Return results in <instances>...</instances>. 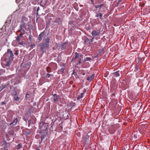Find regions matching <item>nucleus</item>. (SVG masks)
Listing matches in <instances>:
<instances>
[{
    "mask_svg": "<svg viewBox=\"0 0 150 150\" xmlns=\"http://www.w3.org/2000/svg\"><path fill=\"white\" fill-rule=\"evenodd\" d=\"M98 54H97L96 56H94L95 58H98Z\"/></svg>",
    "mask_w": 150,
    "mask_h": 150,
    "instance_id": "3c124183",
    "label": "nucleus"
},
{
    "mask_svg": "<svg viewBox=\"0 0 150 150\" xmlns=\"http://www.w3.org/2000/svg\"><path fill=\"white\" fill-rule=\"evenodd\" d=\"M81 57H80V58H78L79 59V61H78V63L80 64L81 63Z\"/></svg>",
    "mask_w": 150,
    "mask_h": 150,
    "instance_id": "79ce46f5",
    "label": "nucleus"
},
{
    "mask_svg": "<svg viewBox=\"0 0 150 150\" xmlns=\"http://www.w3.org/2000/svg\"><path fill=\"white\" fill-rule=\"evenodd\" d=\"M89 136L87 135L83 138L82 141L85 146H87L89 142Z\"/></svg>",
    "mask_w": 150,
    "mask_h": 150,
    "instance_id": "6e6552de",
    "label": "nucleus"
},
{
    "mask_svg": "<svg viewBox=\"0 0 150 150\" xmlns=\"http://www.w3.org/2000/svg\"><path fill=\"white\" fill-rule=\"evenodd\" d=\"M43 140V139H41V140H39L38 142H39V143L40 144H41V143L42 142Z\"/></svg>",
    "mask_w": 150,
    "mask_h": 150,
    "instance_id": "37998d69",
    "label": "nucleus"
},
{
    "mask_svg": "<svg viewBox=\"0 0 150 150\" xmlns=\"http://www.w3.org/2000/svg\"><path fill=\"white\" fill-rule=\"evenodd\" d=\"M84 95V93H82L81 94L79 95L77 98V99L78 100H79L81 98H82Z\"/></svg>",
    "mask_w": 150,
    "mask_h": 150,
    "instance_id": "393cba45",
    "label": "nucleus"
},
{
    "mask_svg": "<svg viewBox=\"0 0 150 150\" xmlns=\"http://www.w3.org/2000/svg\"><path fill=\"white\" fill-rule=\"evenodd\" d=\"M8 144V143L5 144L4 146V147L3 148L4 149H6V150H8L7 149V148H8V145H7Z\"/></svg>",
    "mask_w": 150,
    "mask_h": 150,
    "instance_id": "2f4dec72",
    "label": "nucleus"
},
{
    "mask_svg": "<svg viewBox=\"0 0 150 150\" xmlns=\"http://www.w3.org/2000/svg\"><path fill=\"white\" fill-rule=\"evenodd\" d=\"M65 69V68L64 67V64H63V67L61 69H60L57 72V74H60L63 73L64 72V71Z\"/></svg>",
    "mask_w": 150,
    "mask_h": 150,
    "instance_id": "f3484780",
    "label": "nucleus"
},
{
    "mask_svg": "<svg viewBox=\"0 0 150 150\" xmlns=\"http://www.w3.org/2000/svg\"><path fill=\"white\" fill-rule=\"evenodd\" d=\"M3 89L2 86H0V92Z\"/></svg>",
    "mask_w": 150,
    "mask_h": 150,
    "instance_id": "09e8293b",
    "label": "nucleus"
},
{
    "mask_svg": "<svg viewBox=\"0 0 150 150\" xmlns=\"http://www.w3.org/2000/svg\"><path fill=\"white\" fill-rule=\"evenodd\" d=\"M95 6L96 8L99 9L98 11H100V12L102 13L104 11H102V9H103L105 7V4L104 3L98 4L96 5Z\"/></svg>",
    "mask_w": 150,
    "mask_h": 150,
    "instance_id": "0eeeda50",
    "label": "nucleus"
},
{
    "mask_svg": "<svg viewBox=\"0 0 150 150\" xmlns=\"http://www.w3.org/2000/svg\"><path fill=\"white\" fill-rule=\"evenodd\" d=\"M23 147V145L22 144L20 143L18 144L16 147V149L18 150Z\"/></svg>",
    "mask_w": 150,
    "mask_h": 150,
    "instance_id": "bb28decb",
    "label": "nucleus"
},
{
    "mask_svg": "<svg viewBox=\"0 0 150 150\" xmlns=\"http://www.w3.org/2000/svg\"><path fill=\"white\" fill-rule=\"evenodd\" d=\"M35 150H40V149L39 148H37Z\"/></svg>",
    "mask_w": 150,
    "mask_h": 150,
    "instance_id": "052dcab7",
    "label": "nucleus"
},
{
    "mask_svg": "<svg viewBox=\"0 0 150 150\" xmlns=\"http://www.w3.org/2000/svg\"><path fill=\"white\" fill-rule=\"evenodd\" d=\"M0 71H1V72H5L3 69H0Z\"/></svg>",
    "mask_w": 150,
    "mask_h": 150,
    "instance_id": "864d4df0",
    "label": "nucleus"
},
{
    "mask_svg": "<svg viewBox=\"0 0 150 150\" xmlns=\"http://www.w3.org/2000/svg\"><path fill=\"white\" fill-rule=\"evenodd\" d=\"M18 122V120L17 118L14 119L12 122L10 123H8V125H9L10 126H16L17 125V122Z\"/></svg>",
    "mask_w": 150,
    "mask_h": 150,
    "instance_id": "9d476101",
    "label": "nucleus"
},
{
    "mask_svg": "<svg viewBox=\"0 0 150 150\" xmlns=\"http://www.w3.org/2000/svg\"><path fill=\"white\" fill-rule=\"evenodd\" d=\"M30 95L28 93H27L25 95V99H27L29 98L30 97Z\"/></svg>",
    "mask_w": 150,
    "mask_h": 150,
    "instance_id": "72a5a7b5",
    "label": "nucleus"
},
{
    "mask_svg": "<svg viewBox=\"0 0 150 150\" xmlns=\"http://www.w3.org/2000/svg\"><path fill=\"white\" fill-rule=\"evenodd\" d=\"M6 102L5 101L2 102L0 103V105H4L5 106H6Z\"/></svg>",
    "mask_w": 150,
    "mask_h": 150,
    "instance_id": "f704fd0d",
    "label": "nucleus"
},
{
    "mask_svg": "<svg viewBox=\"0 0 150 150\" xmlns=\"http://www.w3.org/2000/svg\"><path fill=\"white\" fill-rule=\"evenodd\" d=\"M40 10V8H39V7H38V8H37V11H38Z\"/></svg>",
    "mask_w": 150,
    "mask_h": 150,
    "instance_id": "6e6d98bb",
    "label": "nucleus"
},
{
    "mask_svg": "<svg viewBox=\"0 0 150 150\" xmlns=\"http://www.w3.org/2000/svg\"><path fill=\"white\" fill-rule=\"evenodd\" d=\"M20 29L18 31V32H21L22 31L24 32L25 29L27 30L30 28L29 22L28 18L25 16H23L20 21Z\"/></svg>",
    "mask_w": 150,
    "mask_h": 150,
    "instance_id": "f257e3e1",
    "label": "nucleus"
},
{
    "mask_svg": "<svg viewBox=\"0 0 150 150\" xmlns=\"http://www.w3.org/2000/svg\"><path fill=\"white\" fill-rule=\"evenodd\" d=\"M31 132L30 131V132H28V133H27V134L29 135V134H31Z\"/></svg>",
    "mask_w": 150,
    "mask_h": 150,
    "instance_id": "4d7b16f0",
    "label": "nucleus"
},
{
    "mask_svg": "<svg viewBox=\"0 0 150 150\" xmlns=\"http://www.w3.org/2000/svg\"><path fill=\"white\" fill-rule=\"evenodd\" d=\"M59 98V96H57L56 97H54L53 99V101L54 102H55L58 100Z\"/></svg>",
    "mask_w": 150,
    "mask_h": 150,
    "instance_id": "c756f323",
    "label": "nucleus"
},
{
    "mask_svg": "<svg viewBox=\"0 0 150 150\" xmlns=\"http://www.w3.org/2000/svg\"><path fill=\"white\" fill-rule=\"evenodd\" d=\"M90 40V39L88 38L87 37L86 38L85 40L84 41L85 44L87 45H88V44H89Z\"/></svg>",
    "mask_w": 150,
    "mask_h": 150,
    "instance_id": "b1692460",
    "label": "nucleus"
},
{
    "mask_svg": "<svg viewBox=\"0 0 150 150\" xmlns=\"http://www.w3.org/2000/svg\"><path fill=\"white\" fill-rule=\"evenodd\" d=\"M3 142L4 143V144H5L7 143L6 142V141L5 140H3Z\"/></svg>",
    "mask_w": 150,
    "mask_h": 150,
    "instance_id": "603ef678",
    "label": "nucleus"
},
{
    "mask_svg": "<svg viewBox=\"0 0 150 150\" xmlns=\"http://www.w3.org/2000/svg\"><path fill=\"white\" fill-rule=\"evenodd\" d=\"M45 35L44 31L42 32L39 35L37 39L39 42L41 41L42 40L45 38Z\"/></svg>",
    "mask_w": 150,
    "mask_h": 150,
    "instance_id": "9b49d317",
    "label": "nucleus"
},
{
    "mask_svg": "<svg viewBox=\"0 0 150 150\" xmlns=\"http://www.w3.org/2000/svg\"><path fill=\"white\" fill-rule=\"evenodd\" d=\"M68 42L65 41L61 44L60 46L62 50H64L66 48L68 45Z\"/></svg>",
    "mask_w": 150,
    "mask_h": 150,
    "instance_id": "4468645a",
    "label": "nucleus"
},
{
    "mask_svg": "<svg viewBox=\"0 0 150 150\" xmlns=\"http://www.w3.org/2000/svg\"><path fill=\"white\" fill-rule=\"evenodd\" d=\"M96 14L95 15L96 17H99L100 21H102L103 19V14L101 13L98 12V11H97L96 13Z\"/></svg>",
    "mask_w": 150,
    "mask_h": 150,
    "instance_id": "ddd939ff",
    "label": "nucleus"
},
{
    "mask_svg": "<svg viewBox=\"0 0 150 150\" xmlns=\"http://www.w3.org/2000/svg\"><path fill=\"white\" fill-rule=\"evenodd\" d=\"M11 20H8L5 23L4 25L5 27L4 28L5 30L9 31V30H12L14 29L17 25V24L16 22H14L10 25Z\"/></svg>",
    "mask_w": 150,
    "mask_h": 150,
    "instance_id": "7ed1b4c3",
    "label": "nucleus"
},
{
    "mask_svg": "<svg viewBox=\"0 0 150 150\" xmlns=\"http://www.w3.org/2000/svg\"><path fill=\"white\" fill-rule=\"evenodd\" d=\"M100 30L97 29V28L93 30L92 32L91 33L93 38L96 36H99L100 34Z\"/></svg>",
    "mask_w": 150,
    "mask_h": 150,
    "instance_id": "423d86ee",
    "label": "nucleus"
},
{
    "mask_svg": "<svg viewBox=\"0 0 150 150\" xmlns=\"http://www.w3.org/2000/svg\"><path fill=\"white\" fill-rule=\"evenodd\" d=\"M113 74L115 77H118L120 76V74L119 73V71L114 72Z\"/></svg>",
    "mask_w": 150,
    "mask_h": 150,
    "instance_id": "5701e85b",
    "label": "nucleus"
},
{
    "mask_svg": "<svg viewBox=\"0 0 150 150\" xmlns=\"http://www.w3.org/2000/svg\"><path fill=\"white\" fill-rule=\"evenodd\" d=\"M12 45L14 47H18L20 45H21L23 47H25L26 44L24 43L22 41L20 42V36H17L15 40H13L12 43Z\"/></svg>",
    "mask_w": 150,
    "mask_h": 150,
    "instance_id": "20e7f679",
    "label": "nucleus"
},
{
    "mask_svg": "<svg viewBox=\"0 0 150 150\" xmlns=\"http://www.w3.org/2000/svg\"><path fill=\"white\" fill-rule=\"evenodd\" d=\"M82 75H85V73H82Z\"/></svg>",
    "mask_w": 150,
    "mask_h": 150,
    "instance_id": "680f3d73",
    "label": "nucleus"
},
{
    "mask_svg": "<svg viewBox=\"0 0 150 150\" xmlns=\"http://www.w3.org/2000/svg\"><path fill=\"white\" fill-rule=\"evenodd\" d=\"M94 74H92L90 76H88L86 78V80L89 81H91L94 77Z\"/></svg>",
    "mask_w": 150,
    "mask_h": 150,
    "instance_id": "6ab92c4d",
    "label": "nucleus"
},
{
    "mask_svg": "<svg viewBox=\"0 0 150 150\" xmlns=\"http://www.w3.org/2000/svg\"><path fill=\"white\" fill-rule=\"evenodd\" d=\"M15 54L16 55H17L18 54V50H15Z\"/></svg>",
    "mask_w": 150,
    "mask_h": 150,
    "instance_id": "4c0bfd02",
    "label": "nucleus"
},
{
    "mask_svg": "<svg viewBox=\"0 0 150 150\" xmlns=\"http://www.w3.org/2000/svg\"><path fill=\"white\" fill-rule=\"evenodd\" d=\"M22 31L23 32H21L20 34H19V35L18 36H20V37H21L25 33V31L24 32H23L22 31Z\"/></svg>",
    "mask_w": 150,
    "mask_h": 150,
    "instance_id": "c9c22d12",
    "label": "nucleus"
},
{
    "mask_svg": "<svg viewBox=\"0 0 150 150\" xmlns=\"http://www.w3.org/2000/svg\"><path fill=\"white\" fill-rule=\"evenodd\" d=\"M40 133L41 134V138L42 139H44L45 137V134H45L44 133L41 132L40 131Z\"/></svg>",
    "mask_w": 150,
    "mask_h": 150,
    "instance_id": "a878e982",
    "label": "nucleus"
},
{
    "mask_svg": "<svg viewBox=\"0 0 150 150\" xmlns=\"http://www.w3.org/2000/svg\"><path fill=\"white\" fill-rule=\"evenodd\" d=\"M72 74V75H74L75 76H77V73L74 70L73 71Z\"/></svg>",
    "mask_w": 150,
    "mask_h": 150,
    "instance_id": "e433bc0d",
    "label": "nucleus"
},
{
    "mask_svg": "<svg viewBox=\"0 0 150 150\" xmlns=\"http://www.w3.org/2000/svg\"><path fill=\"white\" fill-rule=\"evenodd\" d=\"M109 131L110 134H113L115 132V129L114 127L112 126H110L109 128Z\"/></svg>",
    "mask_w": 150,
    "mask_h": 150,
    "instance_id": "dca6fc26",
    "label": "nucleus"
},
{
    "mask_svg": "<svg viewBox=\"0 0 150 150\" xmlns=\"http://www.w3.org/2000/svg\"><path fill=\"white\" fill-rule=\"evenodd\" d=\"M45 76L46 78L50 79H53L54 75L53 74H47L45 75Z\"/></svg>",
    "mask_w": 150,
    "mask_h": 150,
    "instance_id": "a211bd4d",
    "label": "nucleus"
},
{
    "mask_svg": "<svg viewBox=\"0 0 150 150\" xmlns=\"http://www.w3.org/2000/svg\"><path fill=\"white\" fill-rule=\"evenodd\" d=\"M104 51V48H103L102 49L100 50L98 53V54H101Z\"/></svg>",
    "mask_w": 150,
    "mask_h": 150,
    "instance_id": "7c9ffc66",
    "label": "nucleus"
},
{
    "mask_svg": "<svg viewBox=\"0 0 150 150\" xmlns=\"http://www.w3.org/2000/svg\"><path fill=\"white\" fill-rule=\"evenodd\" d=\"M39 0H35V1H38Z\"/></svg>",
    "mask_w": 150,
    "mask_h": 150,
    "instance_id": "0e129e2a",
    "label": "nucleus"
},
{
    "mask_svg": "<svg viewBox=\"0 0 150 150\" xmlns=\"http://www.w3.org/2000/svg\"><path fill=\"white\" fill-rule=\"evenodd\" d=\"M2 35V33L0 32V36H1Z\"/></svg>",
    "mask_w": 150,
    "mask_h": 150,
    "instance_id": "e2e57ef3",
    "label": "nucleus"
},
{
    "mask_svg": "<svg viewBox=\"0 0 150 150\" xmlns=\"http://www.w3.org/2000/svg\"><path fill=\"white\" fill-rule=\"evenodd\" d=\"M68 26L71 30H73L76 27V24L73 21H71L69 23Z\"/></svg>",
    "mask_w": 150,
    "mask_h": 150,
    "instance_id": "1a4fd4ad",
    "label": "nucleus"
},
{
    "mask_svg": "<svg viewBox=\"0 0 150 150\" xmlns=\"http://www.w3.org/2000/svg\"><path fill=\"white\" fill-rule=\"evenodd\" d=\"M6 120L8 122H11V121L10 120H9L8 119H7Z\"/></svg>",
    "mask_w": 150,
    "mask_h": 150,
    "instance_id": "8fccbe9b",
    "label": "nucleus"
},
{
    "mask_svg": "<svg viewBox=\"0 0 150 150\" xmlns=\"http://www.w3.org/2000/svg\"><path fill=\"white\" fill-rule=\"evenodd\" d=\"M39 128L40 129L41 132H44L46 134L47 133V125H46L43 122L40 123L39 125Z\"/></svg>",
    "mask_w": 150,
    "mask_h": 150,
    "instance_id": "39448f33",
    "label": "nucleus"
},
{
    "mask_svg": "<svg viewBox=\"0 0 150 150\" xmlns=\"http://www.w3.org/2000/svg\"><path fill=\"white\" fill-rule=\"evenodd\" d=\"M75 56H74L72 59L71 61L75 60V59L77 58H80L81 57V54H80L79 53L77 52L75 53Z\"/></svg>",
    "mask_w": 150,
    "mask_h": 150,
    "instance_id": "2eb2a0df",
    "label": "nucleus"
},
{
    "mask_svg": "<svg viewBox=\"0 0 150 150\" xmlns=\"http://www.w3.org/2000/svg\"><path fill=\"white\" fill-rule=\"evenodd\" d=\"M111 95L112 96V97L113 96H115L114 93H112Z\"/></svg>",
    "mask_w": 150,
    "mask_h": 150,
    "instance_id": "bf43d9fd",
    "label": "nucleus"
},
{
    "mask_svg": "<svg viewBox=\"0 0 150 150\" xmlns=\"http://www.w3.org/2000/svg\"><path fill=\"white\" fill-rule=\"evenodd\" d=\"M91 60V58L89 57H86L83 59V62H86L87 61H89Z\"/></svg>",
    "mask_w": 150,
    "mask_h": 150,
    "instance_id": "cd10ccee",
    "label": "nucleus"
},
{
    "mask_svg": "<svg viewBox=\"0 0 150 150\" xmlns=\"http://www.w3.org/2000/svg\"><path fill=\"white\" fill-rule=\"evenodd\" d=\"M94 38H92L91 39H90V43L89 44H90L92 42H93V39Z\"/></svg>",
    "mask_w": 150,
    "mask_h": 150,
    "instance_id": "49530a36",
    "label": "nucleus"
},
{
    "mask_svg": "<svg viewBox=\"0 0 150 150\" xmlns=\"http://www.w3.org/2000/svg\"><path fill=\"white\" fill-rule=\"evenodd\" d=\"M53 96L54 97H57V96H57V94L55 93V94H53Z\"/></svg>",
    "mask_w": 150,
    "mask_h": 150,
    "instance_id": "de8ad7c7",
    "label": "nucleus"
},
{
    "mask_svg": "<svg viewBox=\"0 0 150 150\" xmlns=\"http://www.w3.org/2000/svg\"><path fill=\"white\" fill-rule=\"evenodd\" d=\"M50 39L47 37L43 40L42 43L39 44V46L40 49L42 50L49 48V42Z\"/></svg>",
    "mask_w": 150,
    "mask_h": 150,
    "instance_id": "f03ea898",
    "label": "nucleus"
},
{
    "mask_svg": "<svg viewBox=\"0 0 150 150\" xmlns=\"http://www.w3.org/2000/svg\"><path fill=\"white\" fill-rule=\"evenodd\" d=\"M5 67L7 69H9V67H10L9 66H8V67H6L5 66Z\"/></svg>",
    "mask_w": 150,
    "mask_h": 150,
    "instance_id": "5fc2aeb1",
    "label": "nucleus"
},
{
    "mask_svg": "<svg viewBox=\"0 0 150 150\" xmlns=\"http://www.w3.org/2000/svg\"><path fill=\"white\" fill-rule=\"evenodd\" d=\"M8 52L10 55V56H9V59H10L11 58L14 56L12 51L10 49H9L8 50Z\"/></svg>",
    "mask_w": 150,
    "mask_h": 150,
    "instance_id": "4be33fe9",
    "label": "nucleus"
},
{
    "mask_svg": "<svg viewBox=\"0 0 150 150\" xmlns=\"http://www.w3.org/2000/svg\"><path fill=\"white\" fill-rule=\"evenodd\" d=\"M2 87L3 88V89L4 88H7V86H8V85H7H7H4V86L2 85Z\"/></svg>",
    "mask_w": 150,
    "mask_h": 150,
    "instance_id": "ea45409f",
    "label": "nucleus"
},
{
    "mask_svg": "<svg viewBox=\"0 0 150 150\" xmlns=\"http://www.w3.org/2000/svg\"><path fill=\"white\" fill-rule=\"evenodd\" d=\"M28 39L30 41H31L32 38V36L31 35H30L29 36V37L28 38Z\"/></svg>",
    "mask_w": 150,
    "mask_h": 150,
    "instance_id": "a19ab883",
    "label": "nucleus"
},
{
    "mask_svg": "<svg viewBox=\"0 0 150 150\" xmlns=\"http://www.w3.org/2000/svg\"><path fill=\"white\" fill-rule=\"evenodd\" d=\"M35 46V45L34 43H33L32 42H31V43L30 44V47H34Z\"/></svg>",
    "mask_w": 150,
    "mask_h": 150,
    "instance_id": "58836bf2",
    "label": "nucleus"
},
{
    "mask_svg": "<svg viewBox=\"0 0 150 150\" xmlns=\"http://www.w3.org/2000/svg\"><path fill=\"white\" fill-rule=\"evenodd\" d=\"M86 89H85L83 91V93H84V94L86 92Z\"/></svg>",
    "mask_w": 150,
    "mask_h": 150,
    "instance_id": "13d9d810",
    "label": "nucleus"
},
{
    "mask_svg": "<svg viewBox=\"0 0 150 150\" xmlns=\"http://www.w3.org/2000/svg\"><path fill=\"white\" fill-rule=\"evenodd\" d=\"M21 0H16V2L17 3H19L21 2Z\"/></svg>",
    "mask_w": 150,
    "mask_h": 150,
    "instance_id": "c03bdc74",
    "label": "nucleus"
},
{
    "mask_svg": "<svg viewBox=\"0 0 150 150\" xmlns=\"http://www.w3.org/2000/svg\"><path fill=\"white\" fill-rule=\"evenodd\" d=\"M11 63V59H9L8 61L7 62L6 65V67H8V66H9Z\"/></svg>",
    "mask_w": 150,
    "mask_h": 150,
    "instance_id": "c85d7f7f",
    "label": "nucleus"
},
{
    "mask_svg": "<svg viewBox=\"0 0 150 150\" xmlns=\"http://www.w3.org/2000/svg\"><path fill=\"white\" fill-rule=\"evenodd\" d=\"M139 67L137 65H136L135 66V69L134 71H135L136 72H137V71L139 70Z\"/></svg>",
    "mask_w": 150,
    "mask_h": 150,
    "instance_id": "473e14b6",
    "label": "nucleus"
},
{
    "mask_svg": "<svg viewBox=\"0 0 150 150\" xmlns=\"http://www.w3.org/2000/svg\"><path fill=\"white\" fill-rule=\"evenodd\" d=\"M55 22L56 23H58V24L59 25H60L62 24L61 19L59 18H57L55 20Z\"/></svg>",
    "mask_w": 150,
    "mask_h": 150,
    "instance_id": "412c9836",
    "label": "nucleus"
},
{
    "mask_svg": "<svg viewBox=\"0 0 150 150\" xmlns=\"http://www.w3.org/2000/svg\"><path fill=\"white\" fill-rule=\"evenodd\" d=\"M90 1H91V3L93 5L94 4V0H89Z\"/></svg>",
    "mask_w": 150,
    "mask_h": 150,
    "instance_id": "a18cd8bd",
    "label": "nucleus"
},
{
    "mask_svg": "<svg viewBox=\"0 0 150 150\" xmlns=\"http://www.w3.org/2000/svg\"><path fill=\"white\" fill-rule=\"evenodd\" d=\"M47 0H42L40 2L41 6L42 7L44 6L47 2Z\"/></svg>",
    "mask_w": 150,
    "mask_h": 150,
    "instance_id": "aec40b11",
    "label": "nucleus"
},
{
    "mask_svg": "<svg viewBox=\"0 0 150 150\" xmlns=\"http://www.w3.org/2000/svg\"><path fill=\"white\" fill-rule=\"evenodd\" d=\"M13 93L14 95L13 98L14 99V101H18L20 100V97H19L16 92H14Z\"/></svg>",
    "mask_w": 150,
    "mask_h": 150,
    "instance_id": "f8f14e48",
    "label": "nucleus"
}]
</instances>
